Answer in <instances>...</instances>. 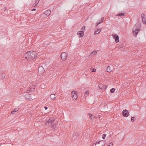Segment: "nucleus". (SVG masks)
<instances>
[{"instance_id":"nucleus-1","label":"nucleus","mask_w":146,"mask_h":146,"mask_svg":"<svg viewBox=\"0 0 146 146\" xmlns=\"http://www.w3.org/2000/svg\"><path fill=\"white\" fill-rule=\"evenodd\" d=\"M37 54L35 51H31L26 52L24 56L28 60L31 61L33 60L37 56Z\"/></svg>"},{"instance_id":"nucleus-2","label":"nucleus","mask_w":146,"mask_h":146,"mask_svg":"<svg viewBox=\"0 0 146 146\" xmlns=\"http://www.w3.org/2000/svg\"><path fill=\"white\" fill-rule=\"evenodd\" d=\"M55 120V119L54 117H51L50 118L48 121L46 122L45 125L46 126H48L52 125V123Z\"/></svg>"},{"instance_id":"nucleus-3","label":"nucleus","mask_w":146,"mask_h":146,"mask_svg":"<svg viewBox=\"0 0 146 146\" xmlns=\"http://www.w3.org/2000/svg\"><path fill=\"white\" fill-rule=\"evenodd\" d=\"M105 142L104 141H98L94 143L92 145V146H103L105 144Z\"/></svg>"},{"instance_id":"nucleus-4","label":"nucleus","mask_w":146,"mask_h":146,"mask_svg":"<svg viewBox=\"0 0 146 146\" xmlns=\"http://www.w3.org/2000/svg\"><path fill=\"white\" fill-rule=\"evenodd\" d=\"M141 18L142 22L144 24L146 25V15L144 13H142L141 14Z\"/></svg>"},{"instance_id":"nucleus-5","label":"nucleus","mask_w":146,"mask_h":146,"mask_svg":"<svg viewBox=\"0 0 146 146\" xmlns=\"http://www.w3.org/2000/svg\"><path fill=\"white\" fill-rule=\"evenodd\" d=\"M71 94L73 100H75L77 98V92L76 91H73L72 92H71Z\"/></svg>"},{"instance_id":"nucleus-6","label":"nucleus","mask_w":146,"mask_h":146,"mask_svg":"<svg viewBox=\"0 0 146 146\" xmlns=\"http://www.w3.org/2000/svg\"><path fill=\"white\" fill-rule=\"evenodd\" d=\"M68 56L67 53L65 52H62L61 54L62 59V60H65L67 58Z\"/></svg>"},{"instance_id":"nucleus-7","label":"nucleus","mask_w":146,"mask_h":146,"mask_svg":"<svg viewBox=\"0 0 146 146\" xmlns=\"http://www.w3.org/2000/svg\"><path fill=\"white\" fill-rule=\"evenodd\" d=\"M123 115L125 117H127L129 115V112L126 110H124L122 112Z\"/></svg>"},{"instance_id":"nucleus-8","label":"nucleus","mask_w":146,"mask_h":146,"mask_svg":"<svg viewBox=\"0 0 146 146\" xmlns=\"http://www.w3.org/2000/svg\"><path fill=\"white\" fill-rule=\"evenodd\" d=\"M45 71L44 69L42 66H39L38 68V72L40 74H42L44 73Z\"/></svg>"},{"instance_id":"nucleus-9","label":"nucleus","mask_w":146,"mask_h":146,"mask_svg":"<svg viewBox=\"0 0 146 146\" xmlns=\"http://www.w3.org/2000/svg\"><path fill=\"white\" fill-rule=\"evenodd\" d=\"M133 35L136 36L137 35V26L135 25L133 29Z\"/></svg>"},{"instance_id":"nucleus-10","label":"nucleus","mask_w":146,"mask_h":146,"mask_svg":"<svg viewBox=\"0 0 146 146\" xmlns=\"http://www.w3.org/2000/svg\"><path fill=\"white\" fill-rule=\"evenodd\" d=\"M113 38L115 40V41L117 43L119 41V39L118 36L117 34L112 35Z\"/></svg>"},{"instance_id":"nucleus-11","label":"nucleus","mask_w":146,"mask_h":146,"mask_svg":"<svg viewBox=\"0 0 146 146\" xmlns=\"http://www.w3.org/2000/svg\"><path fill=\"white\" fill-rule=\"evenodd\" d=\"M77 34L80 35V37H82L84 35V33L83 31H79L77 32Z\"/></svg>"},{"instance_id":"nucleus-12","label":"nucleus","mask_w":146,"mask_h":146,"mask_svg":"<svg viewBox=\"0 0 146 146\" xmlns=\"http://www.w3.org/2000/svg\"><path fill=\"white\" fill-rule=\"evenodd\" d=\"M31 95L30 94H26L25 95V98L27 99L30 100V99H32L31 98Z\"/></svg>"},{"instance_id":"nucleus-13","label":"nucleus","mask_w":146,"mask_h":146,"mask_svg":"<svg viewBox=\"0 0 146 146\" xmlns=\"http://www.w3.org/2000/svg\"><path fill=\"white\" fill-rule=\"evenodd\" d=\"M98 86L100 88L104 90H105L106 88V86H105L103 85L102 84H100Z\"/></svg>"},{"instance_id":"nucleus-14","label":"nucleus","mask_w":146,"mask_h":146,"mask_svg":"<svg viewBox=\"0 0 146 146\" xmlns=\"http://www.w3.org/2000/svg\"><path fill=\"white\" fill-rule=\"evenodd\" d=\"M51 13V11L49 10H47L43 14L46 15L47 16H49Z\"/></svg>"},{"instance_id":"nucleus-15","label":"nucleus","mask_w":146,"mask_h":146,"mask_svg":"<svg viewBox=\"0 0 146 146\" xmlns=\"http://www.w3.org/2000/svg\"><path fill=\"white\" fill-rule=\"evenodd\" d=\"M50 98L53 100L55 99L56 98L55 96V95L54 94H51L50 96Z\"/></svg>"},{"instance_id":"nucleus-16","label":"nucleus","mask_w":146,"mask_h":146,"mask_svg":"<svg viewBox=\"0 0 146 146\" xmlns=\"http://www.w3.org/2000/svg\"><path fill=\"white\" fill-rule=\"evenodd\" d=\"M138 25L139 26V27H137V33H138V32L139 31H140V29L141 27V24L140 23H138Z\"/></svg>"},{"instance_id":"nucleus-17","label":"nucleus","mask_w":146,"mask_h":146,"mask_svg":"<svg viewBox=\"0 0 146 146\" xmlns=\"http://www.w3.org/2000/svg\"><path fill=\"white\" fill-rule=\"evenodd\" d=\"M100 29H98L96 31H95L94 33V35H96L100 32Z\"/></svg>"},{"instance_id":"nucleus-18","label":"nucleus","mask_w":146,"mask_h":146,"mask_svg":"<svg viewBox=\"0 0 146 146\" xmlns=\"http://www.w3.org/2000/svg\"><path fill=\"white\" fill-rule=\"evenodd\" d=\"M107 72H111L112 71L111 69V68L109 66H108L107 67Z\"/></svg>"},{"instance_id":"nucleus-19","label":"nucleus","mask_w":146,"mask_h":146,"mask_svg":"<svg viewBox=\"0 0 146 146\" xmlns=\"http://www.w3.org/2000/svg\"><path fill=\"white\" fill-rule=\"evenodd\" d=\"M35 89L34 87H33L32 88H31V89L30 90H28L27 91V93H29L30 92V91H34Z\"/></svg>"},{"instance_id":"nucleus-20","label":"nucleus","mask_w":146,"mask_h":146,"mask_svg":"<svg viewBox=\"0 0 146 146\" xmlns=\"http://www.w3.org/2000/svg\"><path fill=\"white\" fill-rule=\"evenodd\" d=\"M56 126V123H54L52 126L51 127L52 128V129L54 130Z\"/></svg>"},{"instance_id":"nucleus-21","label":"nucleus","mask_w":146,"mask_h":146,"mask_svg":"<svg viewBox=\"0 0 146 146\" xmlns=\"http://www.w3.org/2000/svg\"><path fill=\"white\" fill-rule=\"evenodd\" d=\"M18 110H19L18 108H15L14 109V110L11 112V113L12 114H14L15 112L16 111H17Z\"/></svg>"},{"instance_id":"nucleus-22","label":"nucleus","mask_w":146,"mask_h":146,"mask_svg":"<svg viewBox=\"0 0 146 146\" xmlns=\"http://www.w3.org/2000/svg\"><path fill=\"white\" fill-rule=\"evenodd\" d=\"M89 115H90V117L92 119H94V117H95V116L93 115H92V114H90V113H89Z\"/></svg>"},{"instance_id":"nucleus-23","label":"nucleus","mask_w":146,"mask_h":146,"mask_svg":"<svg viewBox=\"0 0 146 146\" xmlns=\"http://www.w3.org/2000/svg\"><path fill=\"white\" fill-rule=\"evenodd\" d=\"M135 119H136L135 117H132L131 118V121L133 122L135 120Z\"/></svg>"},{"instance_id":"nucleus-24","label":"nucleus","mask_w":146,"mask_h":146,"mask_svg":"<svg viewBox=\"0 0 146 146\" xmlns=\"http://www.w3.org/2000/svg\"><path fill=\"white\" fill-rule=\"evenodd\" d=\"M124 15H125L124 13H120V14H118L117 15V16H120V17H121V16H124Z\"/></svg>"},{"instance_id":"nucleus-25","label":"nucleus","mask_w":146,"mask_h":146,"mask_svg":"<svg viewBox=\"0 0 146 146\" xmlns=\"http://www.w3.org/2000/svg\"><path fill=\"white\" fill-rule=\"evenodd\" d=\"M115 91V89L114 88H112L110 90V91L111 93H113Z\"/></svg>"},{"instance_id":"nucleus-26","label":"nucleus","mask_w":146,"mask_h":146,"mask_svg":"<svg viewBox=\"0 0 146 146\" xmlns=\"http://www.w3.org/2000/svg\"><path fill=\"white\" fill-rule=\"evenodd\" d=\"M39 2L38 1H37L36 0L35 4L33 5V6L35 7L36 6L37 4Z\"/></svg>"},{"instance_id":"nucleus-27","label":"nucleus","mask_w":146,"mask_h":146,"mask_svg":"<svg viewBox=\"0 0 146 146\" xmlns=\"http://www.w3.org/2000/svg\"><path fill=\"white\" fill-rule=\"evenodd\" d=\"M91 71L92 72H96V69L93 68H91Z\"/></svg>"},{"instance_id":"nucleus-28","label":"nucleus","mask_w":146,"mask_h":146,"mask_svg":"<svg viewBox=\"0 0 146 146\" xmlns=\"http://www.w3.org/2000/svg\"><path fill=\"white\" fill-rule=\"evenodd\" d=\"M85 27L84 26H83L82 27V31H83V32H84L85 31Z\"/></svg>"},{"instance_id":"nucleus-29","label":"nucleus","mask_w":146,"mask_h":146,"mask_svg":"<svg viewBox=\"0 0 146 146\" xmlns=\"http://www.w3.org/2000/svg\"><path fill=\"white\" fill-rule=\"evenodd\" d=\"M113 144L112 143H110L107 146H113Z\"/></svg>"},{"instance_id":"nucleus-30","label":"nucleus","mask_w":146,"mask_h":146,"mask_svg":"<svg viewBox=\"0 0 146 146\" xmlns=\"http://www.w3.org/2000/svg\"><path fill=\"white\" fill-rule=\"evenodd\" d=\"M106 136V134H104L102 136V138L103 139H104Z\"/></svg>"},{"instance_id":"nucleus-31","label":"nucleus","mask_w":146,"mask_h":146,"mask_svg":"<svg viewBox=\"0 0 146 146\" xmlns=\"http://www.w3.org/2000/svg\"><path fill=\"white\" fill-rule=\"evenodd\" d=\"M97 53V51L96 50H94L91 53V54H92L93 53H94V54H96Z\"/></svg>"},{"instance_id":"nucleus-32","label":"nucleus","mask_w":146,"mask_h":146,"mask_svg":"<svg viewBox=\"0 0 146 146\" xmlns=\"http://www.w3.org/2000/svg\"><path fill=\"white\" fill-rule=\"evenodd\" d=\"M97 53V51L96 50H94L91 53V54H92L93 53H94V54H96Z\"/></svg>"},{"instance_id":"nucleus-33","label":"nucleus","mask_w":146,"mask_h":146,"mask_svg":"<svg viewBox=\"0 0 146 146\" xmlns=\"http://www.w3.org/2000/svg\"><path fill=\"white\" fill-rule=\"evenodd\" d=\"M88 93H89V92H88V91H87L84 94L85 96H86V95H87V94H88Z\"/></svg>"},{"instance_id":"nucleus-34","label":"nucleus","mask_w":146,"mask_h":146,"mask_svg":"<svg viewBox=\"0 0 146 146\" xmlns=\"http://www.w3.org/2000/svg\"><path fill=\"white\" fill-rule=\"evenodd\" d=\"M101 23V22H99L97 23H96V26H97L99 24H100Z\"/></svg>"},{"instance_id":"nucleus-35","label":"nucleus","mask_w":146,"mask_h":146,"mask_svg":"<svg viewBox=\"0 0 146 146\" xmlns=\"http://www.w3.org/2000/svg\"><path fill=\"white\" fill-rule=\"evenodd\" d=\"M104 19V17L102 18L101 19V21L100 22H101V23H102Z\"/></svg>"},{"instance_id":"nucleus-36","label":"nucleus","mask_w":146,"mask_h":146,"mask_svg":"<svg viewBox=\"0 0 146 146\" xmlns=\"http://www.w3.org/2000/svg\"><path fill=\"white\" fill-rule=\"evenodd\" d=\"M44 108L46 110H47V109H48V108H47V107H46V106H45V107H44Z\"/></svg>"},{"instance_id":"nucleus-37","label":"nucleus","mask_w":146,"mask_h":146,"mask_svg":"<svg viewBox=\"0 0 146 146\" xmlns=\"http://www.w3.org/2000/svg\"><path fill=\"white\" fill-rule=\"evenodd\" d=\"M36 10L35 9H34L32 10V11H35Z\"/></svg>"},{"instance_id":"nucleus-38","label":"nucleus","mask_w":146,"mask_h":146,"mask_svg":"<svg viewBox=\"0 0 146 146\" xmlns=\"http://www.w3.org/2000/svg\"><path fill=\"white\" fill-rule=\"evenodd\" d=\"M74 135H76V133H74Z\"/></svg>"},{"instance_id":"nucleus-39","label":"nucleus","mask_w":146,"mask_h":146,"mask_svg":"<svg viewBox=\"0 0 146 146\" xmlns=\"http://www.w3.org/2000/svg\"><path fill=\"white\" fill-rule=\"evenodd\" d=\"M40 0H36V1H38V2H39V1H40Z\"/></svg>"}]
</instances>
